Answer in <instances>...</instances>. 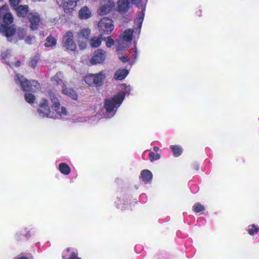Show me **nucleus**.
Returning a JSON list of instances; mask_svg holds the SVG:
<instances>
[{
  "instance_id": "obj_1",
  "label": "nucleus",
  "mask_w": 259,
  "mask_h": 259,
  "mask_svg": "<svg viewBox=\"0 0 259 259\" xmlns=\"http://www.w3.org/2000/svg\"><path fill=\"white\" fill-rule=\"evenodd\" d=\"M119 91L112 98L106 99L104 102L105 112L102 113L104 117L110 118L115 113L117 109L123 101L125 95L130 94L131 89L130 85L123 83L118 87Z\"/></svg>"
},
{
  "instance_id": "obj_2",
  "label": "nucleus",
  "mask_w": 259,
  "mask_h": 259,
  "mask_svg": "<svg viewBox=\"0 0 259 259\" xmlns=\"http://www.w3.org/2000/svg\"><path fill=\"white\" fill-rule=\"evenodd\" d=\"M131 3L137 5V7L141 9V11L134 21L135 26H137L140 32L144 17V11L145 9V5H143L142 0H118L117 11L121 13H125L130 8Z\"/></svg>"
},
{
  "instance_id": "obj_3",
  "label": "nucleus",
  "mask_w": 259,
  "mask_h": 259,
  "mask_svg": "<svg viewBox=\"0 0 259 259\" xmlns=\"http://www.w3.org/2000/svg\"><path fill=\"white\" fill-rule=\"evenodd\" d=\"M16 83L21 86L22 89L25 92H35L40 88V84L36 80L29 81L26 79L23 76L17 74L15 77Z\"/></svg>"
},
{
  "instance_id": "obj_4",
  "label": "nucleus",
  "mask_w": 259,
  "mask_h": 259,
  "mask_svg": "<svg viewBox=\"0 0 259 259\" xmlns=\"http://www.w3.org/2000/svg\"><path fill=\"white\" fill-rule=\"evenodd\" d=\"M133 34V31L128 29L120 34L117 41V51L119 53H122L128 48L129 43L132 39Z\"/></svg>"
},
{
  "instance_id": "obj_5",
  "label": "nucleus",
  "mask_w": 259,
  "mask_h": 259,
  "mask_svg": "<svg viewBox=\"0 0 259 259\" xmlns=\"http://www.w3.org/2000/svg\"><path fill=\"white\" fill-rule=\"evenodd\" d=\"M105 78L104 72L97 74H89L84 77V81L90 86H100Z\"/></svg>"
},
{
  "instance_id": "obj_6",
  "label": "nucleus",
  "mask_w": 259,
  "mask_h": 259,
  "mask_svg": "<svg viewBox=\"0 0 259 259\" xmlns=\"http://www.w3.org/2000/svg\"><path fill=\"white\" fill-rule=\"evenodd\" d=\"M49 96L52 103L51 108L60 116H66L67 111L66 108L63 106H61L60 101L56 97V94L53 92L49 93Z\"/></svg>"
},
{
  "instance_id": "obj_7",
  "label": "nucleus",
  "mask_w": 259,
  "mask_h": 259,
  "mask_svg": "<svg viewBox=\"0 0 259 259\" xmlns=\"http://www.w3.org/2000/svg\"><path fill=\"white\" fill-rule=\"evenodd\" d=\"M100 35L109 34L114 29V26L111 19L108 18L102 19L98 24Z\"/></svg>"
},
{
  "instance_id": "obj_8",
  "label": "nucleus",
  "mask_w": 259,
  "mask_h": 259,
  "mask_svg": "<svg viewBox=\"0 0 259 259\" xmlns=\"http://www.w3.org/2000/svg\"><path fill=\"white\" fill-rule=\"evenodd\" d=\"M38 113L39 115L42 117L57 118L54 113L50 110L49 102L45 99H42L39 102Z\"/></svg>"
},
{
  "instance_id": "obj_9",
  "label": "nucleus",
  "mask_w": 259,
  "mask_h": 259,
  "mask_svg": "<svg viewBox=\"0 0 259 259\" xmlns=\"http://www.w3.org/2000/svg\"><path fill=\"white\" fill-rule=\"evenodd\" d=\"M62 46L66 50L74 51L76 45L73 39V34L71 31L66 32L63 36Z\"/></svg>"
},
{
  "instance_id": "obj_10",
  "label": "nucleus",
  "mask_w": 259,
  "mask_h": 259,
  "mask_svg": "<svg viewBox=\"0 0 259 259\" xmlns=\"http://www.w3.org/2000/svg\"><path fill=\"white\" fill-rule=\"evenodd\" d=\"M114 3L111 0H102L101 6L98 10V14L100 15H105L109 13L114 7Z\"/></svg>"
},
{
  "instance_id": "obj_11",
  "label": "nucleus",
  "mask_w": 259,
  "mask_h": 259,
  "mask_svg": "<svg viewBox=\"0 0 259 259\" xmlns=\"http://www.w3.org/2000/svg\"><path fill=\"white\" fill-rule=\"evenodd\" d=\"M16 31L12 27H7L4 24L0 25V33L6 36L9 41H12L11 37L14 36Z\"/></svg>"
},
{
  "instance_id": "obj_12",
  "label": "nucleus",
  "mask_w": 259,
  "mask_h": 259,
  "mask_svg": "<svg viewBox=\"0 0 259 259\" xmlns=\"http://www.w3.org/2000/svg\"><path fill=\"white\" fill-rule=\"evenodd\" d=\"M106 52L101 50H98L92 57L91 62L92 64H98L102 63L105 59Z\"/></svg>"
},
{
  "instance_id": "obj_13",
  "label": "nucleus",
  "mask_w": 259,
  "mask_h": 259,
  "mask_svg": "<svg viewBox=\"0 0 259 259\" xmlns=\"http://www.w3.org/2000/svg\"><path fill=\"white\" fill-rule=\"evenodd\" d=\"M29 19L30 22V27L33 30L37 29L40 24V19L36 13H30L29 14Z\"/></svg>"
},
{
  "instance_id": "obj_14",
  "label": "nucleus",
  "mask_w": 259,
  "mask_h": 259,
  "mask_svg": "<svg viewBox=\"0 0 259 259\" xmlns=\"http://www.w3.org/2000/svg\"><path fill=\"white\" fill-rule=\"evenodd\" d=\"M80 0H64L63 8L66 13H71L75 9Z\"/></svg>"
},
{
  "instance_id": "obj_15",
  "label": "nucleus",
  "mask_w": 259,
  "mask_h": 259,
  "mask_svg": "<svg viewBox=\"0 0 259 259\" xmlns=\"http://www.w3.org/2000/svg\"><path fill=\"white\" fill-rule=\"evenodd\" d=\"M62 92L63 94L70 97L74 100L77 99V95L73 89L67 88L65 84H63V85H62Z\"/></svg>"
},
{
  "instance_id": "obj_16",
  "label": "nucleus",
  "mask_w": 259,
  "mask_h": 259,
  "mask_svg": "<svg viewBox=\"0 0 259 259\" xmlns=\"http://www.w3.org/2000/svg\"><path fill=\"white\" fill-rule=\"evenodd\" d=\"M128 74V71L126 69H119L116 70L114 74V78L117 80H121L125 78Z\"/></svg>"
},
{
  "instance_id": "obj_17",
  "label": "nucleus",
  "mask_w": 259,
  "mask_h": 259,
  "mask_svg": "<svg viewBox=\"0 0 259 259\" xmlns=\"http://www.w3.org/2000/svg\"><path fill=\"white\" fill-rule=\"evenodd\" d=\"M91 11L87 6L81 8L78 13L79 17L81 19H87L91 17Z\"/></svg>"
},
{
  "instance_id": "obj_18",
  "label": "nucleus",
  "mask_w": 259,
  "mask_h": 259,
  "mask_svg": "<svg viewBox=\"0 0 259 259\" xmlns=\"http://www.w3.org/2000/svg\"><path fill=\"white\" fill-rule=\"evenodd\" d=\"M142 180L145 183H147L151 181L152 179V174L151 172L148 170H143L141 174Z\"/></svg>"
},
{
  "instance_id": "obj_19",
  "label": "nucleus",
  "mask_w": 259,
  "mask_h": 259,
  "mask_svg": "<svg viewBox=\"0 0 259 259\" xmlns=\"http://www.w3.org/2000/svg\"><path fill=\"white\" fill-rule=\"evenodd\" d=\"M15 9L18 16L21 17H25L28 12V7L27 6L20 5L15 8Z\"/></svg>"
},
{
  "instance_id": "obj_20",
  "label": "nucleus",
  "mask_w": 259,
  "mask_h": 259,
  "mask_svg": "<svg viewBox=\"0 0 259 259\" xmlns=\"http://www.w3.org/2000/svg\"><path fill=\"white\" fill-rule=\"evenodd\" d=\"M102 35L100 34L98 36H94L91 38L90 42V45L93 48H97L101 44Z\"/></svg>"
},
{
  "instance_id": "obj_21",
  "label": "nucleus",
  "mask_w": 259,
  "mask_h": 259,
  "mask_svg": "<svg viewBox=\"0 0 259 259\" xmlns=\"http://www.w3.org/2000/svg\"><path fill=\"white\" fill-rule=\"evenodd\" d=\"M60 171L65 175H69L71 172V169L69 165L65 163H61L59 165Z\"/></svg>"
},
{
  "instance_id": "obj_22",
  "label": "nucleus",
  "mask_w": 259,
  "mask_h": 259,
  "mask_svg": "<svg viewBox=\"0 0 259 259\" xmlns=\"http://www.w3.org/2000/svg\"><path fill=\"white\" fill-rule=\"evenodd\" d=\"M91 33V30L89 28H83L80 30L78 32V38L79 39H85L87 40L88 37Z\"/></svg>"
},
{
  "instance_id": "obj_23",
  "label": "nucleus",
  "mask_w": 259,
  "mask_h": 259,
  "mask_svg": "<svg viewBox=\"0 0 259 259\" xmlns=\"http://www.w3.org/2000/svg\"><path fill=\"white\" fill-rule=\"evenodd\" d=\"M8 12H9L8 5H3L0 8V25L2 24V19Z\"/></svg>"
},
{
  "instance_id": "obj_24",
  "label": "nucleus",
  "mask_w": 259,
  "mask_h": 259,
  "mask_svg": "<svg viewBox=\"0 0 259 259\" xmlns=\"http://www.w3.org/2000/svg\"><path fill=\"white\" fill-rule=\"evenodd\" d=\"M57 44L56 39L51 36H48L46 38V41L45 44V46L46 47H53L55 46Z\"/></svg>"
},
{
  "instance_id": "obj_25",
  "label": "nucleus",
  "mask_w": 259,
  "mask_h": 259,
  "mask_svg": "<svg viewBox=\"0 0 259 259\" xmlns=\"http://www.w3.org/2000/svg\"><path fill=\"white\" fill-rule=\"evenodd\" d=\"M63 75L62 73L58 72L53 77V80L57 84H64L63 80Z\"/></svg>"
},
{
  "instance_id": "obj_26",
  "label": "nucleus",
  "mask_w": 259,
  "mask_h": 259,
  "mask_svg": "<svg viewBox=\"0 0 259 259\" xmlns=\"http://www.w3.org/2000/svg\"><path fill=\"white\" fill-rule=\"evenodd\" d=\"M170 148L173 152L174 155L176 157L180 156L182 153V148L178 145L171 146Z\"/></svg>"
},
{
  "instance_id": "obj_27",
  "label": "nucleus",
  "mask_w": 259,
  "mask_h": 259,
  "mask_svg": "<svg viewBox=\"0 0 259 259\" xmlns=\"http://www.w3.org/2000/svg\"><path fill=\"white\" fill-rule=\"evenodd\" d=\"M70 251L69 248H68L65 252L63 253L62 257L63 259H81L77 257V254L75 252H72L70 257H67L66 255V253Z\"/></svg>"
},
{
  "instance_id": "obj_28",
  "label": "nucleus",
  "mask_w": 259,
  "mask_h": 259,
  "mask_svg": "<svg viewBox=\"0 0 259 259\" xmlns=\"http://www.w3.org/2000/svg\"><path fill=\"white\" fill-rule=\"evenodd\" d=\"M13 17L12 15L8 12L6 15L2 19V23H4L6 25L10 24L13 22Z\"/></svg>"
},
{
  "instance_id": "obj_29",
  "label": "nucleus",
  "mask_w": 259,
  "mask_h": 259,
  "mask_svg": "<svg viewBox=\"0 0 259 259\" xmlns=\"http://www.w3.org/2000/svg\"><path fill=\"white\" fill-rule=\"evenodd\" d=\"M247 230L249 235H253L258 232L259 228L256 227L254 224H252L248 227Z\"/></svg>"
},
{
  "instance_id": "obj_30",
  "label": "nucleus",
  "mask_w": 259,
  "mask_h": 259,
  "mask_svg": "<svg viewBox=\"0 0 259 259\" xmlns=\"http://www.w3.org/2000/svg\"><path fill=\"white\" fill-rule=\"evenodd\" d=\"M25 34L26 32L24 29H18L17 30L14 37H18L19 39H22L24 38Z\"/></svg>"
},
{
  "instance_id": "obj_31",
  "label": "nucleus",
  "mask_w": 259,
  "mask_h": 259,
  "mask_svg": "<svg viewBox=\"0 0 259 259\" xmlns=\"http://www.w3.org/2000/svg\"><path fill=\"white\" fill-rule=\"evenodd\" d=\"M25 99L27 102L31 104L34 103L35 97L32 94L26 93L25 95Z\"/></svg>"
},
{
  "instance_id": "obj_32",
  "label": "nucleus",
  "mask_w": 259,
  "mask_h": 259,
  "mask_svg": "<svg viewBox=\"0 0 259 259\" xmlns=\"http://www.w3.org/2000/svg\"><path fill=\"white\" fill-rule=\"evenodd\" d=\"M204 209V206L198 203L195 204L193 206V209L196 213L201 212Z\"/></svg>"
},
{
  "instance_id": "obj_33",
  "label": "nucleus",
  "mask_w": 259,
  "mask_h": 259,
  "mask_svg": "<svg viewBox=\"0 0 259 259\" xmlns=\"http://www.w3.org/2000/svg\"><path fill=\"white\" fill-rule=\"evenodd\" d=\"M160 158V155L158 153L155 154L154 152H151L149 154V159L151 161L154 160L159 159Z\"/></svg>"
},
{
  "instance_id": "obj_34",
  "label": "nucleus",
  "mask_w": 259,
  "mask_h": 259,
  "mask_svg": "<svg viewBox=\"0 0 259 259\" xmlns=\"http://www.w3.org/2000/svg\"><path fill=\"white\" fill-rule=\"evenodd\" d=\"M35 41L34 36H28L25 38V41L28 44H31Z\"/></svg>"
},
{
  "instance_id": "obj_35",
  "label": "nucleus",
  "mask_w": 259,
  "mask_h": 259,
  "mask_svg": "<svg viewBox=\"0 0 259 259\" xmlns=\"http://www.w3.org/2000/svg\"><path fill=\"white\" fill-rule=\"evenodd\" d=\"M114 44V41L111 37L108 36L107 39L106 45L107 47H111Z\"/></svg>"
},
{
  "instance_id": "obj_36",
  "label": "nucleus",
  "mask_w": 259,
  "mask_h": 259,
  "mask_svg": "<svg viewBox=\"0 0 259 259\" xmlns=\"http://www.w3.org/2000/svg\"><path fill=\"white\" fill-rule=\"evenodd\" d=\"M37 62H38L37 57H35L31 60L30 65L31 66V67L34 68L36 66Z\"/></svg>"
},
{
  "instance_id": "obj_37",
  "label": "nucleus",
  "mask_w": 259,
  "mask_h": 259,
  "mask_svg": "<svg viewBox=\"0 0 259 259\" xmlns=\"http://www.w3.org/2000/svg\"><path fill=\"white\" fill-rule=\"evenodd\" d=\"M11 5L14 7V9L18 7V4L20 3V0H10Z\"/></svg>"
},
{
  "instance_id": "obj_38",
  "label": "nucleus",
  "mask_w": 259,
  "mask_h": 259,
  "mask_svg": "<svg viewBox=\"0 0 259 259\" xmlns=\"http://www.w3.org/2000/svg\"><path fill=\"white\" fill-rule=\"evenodd\" d=\"M87 46V40L85 42H80V40L78 41V46L80 49H84Z\"/></svg>"
},
{
  "instance_id": "obj_39",
  "label": "nucleus",
  "mask_w": 259,
  "mask_h": 259,
  "mask_svg": "<svg viewBox=\"0 0 259 259\" xmlns=\"http://www.w3.org/2000/svg\"><path fill=\"white\" fill-rule=\"evenodd\" d=\"M8 64L11 67H12L13 66H15L16 67H19L20 65V62L19 61H17L15 63H14L13 62H10Z\"/></svg>"
},
{
  "instance_id": "obj_40",
  "label": "nucleus",
  "mask_w": 259,
  "mask_h": 259,
  "mask_svg": "<svg viewBox=\"0 0 259 259\" xmlns=\"http://www.w3.org/2000/svg\"><path fill=\"white\" fill-rule=\"evenodd\" d=\"M120 60L123 62H127L128 60V58L127 57H122L120 58Z\"/></svg>"
},
{
  "instance_id": "obj_41",
  "label": "nucleus",
  "mask_w": 259,
  "mask_h": 259,
  "mask_svg": "<svg viewBox=\"0 0 259 259\" xmlns=\"http://www.w3.org/2000/svg\"><path fill=\"white\" fill-rule=\"evenodd\" d=\"M72 122H83L84 120H83L82 118H79L77 119H72Z\"/></svg>"
},
{
  "instance_id": "obj_42",
  "label": "nucleus",
  "mask_w": 259,
  "mask_h": 259,
  "mask_svg": "<svg viewBox=\"0 0 259 259\" xmlns=\"http://www.w3.org/2000/svg\"><path fill=\"white\" fill-rule=\"evenodd\" d=\"M133 51H134L135 52V55H134V59H136L137 58V49L135 47V49L133 50Z\"/></svg>"
},
{
  "instance_id": "obj_43",
  "label": "nucleus",
  "mask_w": 259,
  "mask_h": 259,
  "mask_svg": "<svg viewBox=\"0 0 259 259\" xmlns=\"http://www.w3.org/2000/svg\"><path fill=\"white\" fill-rule=\"evenodd\" d=\"M21 234H20L19 232L16 233V236L17 239H19L20 238Z\"/></svg>"
},
{
  "instance_id": "obj_44",
  "label": "nucleus",
  "mask_w": 259,
  "mask_h": 259,
  "mask_svg": "<svg viewBox=\"0 0 259 259\" xmlns=\"http://www.w3.org/2000/svg\"><path fill=\"white\" fill-rule=\"evenodd\" d=\"M16 259H28V258L27 257H26V256H20L19 257H18Z\"/></svg>"
},
{
  "instance_id": "obj_45",
  "label": "nucleus",
  "mask_w": 259,
  "mask_h": 259,
  "mask_svg": "<svg viewBox=\"0 0 259 259\" xmlns=\"http://www.w3.org/2000/svg\"><path fill=\"white\" fill-rule=\"evenodd\" d=\"M153 149L155 151L157 152L159 150V148L157 147H154Z\"/></svg>"
},
{
  "instance_id": "obj_46",
  "label": "nucleus",
  "mask_w": 259,
  "mask_h": 259,
  "mask_svg": "<svg viewBox=\"0 0 259 259\" xmlns=\"http://www.w3.org/2000/svg\"><path fill=\"white\" fill-rule=\"evenodd\" d=\"M25 236H26V237H27V238H29V237L30 236V235L29 234V233H27V234H26Z\"/></svg>"
},
{
  "instance_id": "obj_47",
  "label": "nucleus",
  "mask_w": 259,
  "mask_h": 259,
  "mask_svg": "<svg viewBox=\"0 0 259 259\" xmlns=\"http://www.w3.org/2000/svg\"><path fill=\"white\" fill-rule=\"evenodd\" d=\"M3 1V0H0V2H1V1Z\"/></svg>"
}]
</instances>
